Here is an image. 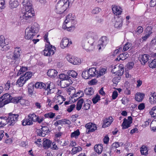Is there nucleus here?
I'll return each mask as SVG.
<instances>
[{"mask_svg":"<svg viewBox=\"0 0 156 156\" xmlns=\"http://www.w3.org/2000/svg\"><path fill=\"white\" fill-rule=\"evenodd\" d=\"M96 37V34L94 32H88L86 33L82 41V46L83 48L87 51L92 50L94 48V39Z\"/></svg>","mask_w":156,"mask_h":156,"instance_id":"1","label":"nucleus"},{"mask_svg":"<svg viewBox=\"0 0 156 156\" xmlns=\"http://www.w3.org/2000/svg\"><path fill=\"white\" fill-rule=\"evenodd\" d=\"M67 0H61L59 1L56 6L55 12L58 14H62L63 13L68 7Z\"/></svg>","mask_w":156,"mask_h":156,"instance_id":"2","label":"nucleus"},{"mask_svg":"<svg viewBox=\"0 0 156 156\" xmlns=\"http://www.w3.org/2000/svg\"><path fill=\"white\" fill-rule=\"evenodd\" d=\"M77 23V21L65 20L62 25V28L69 31H73L74 29L75 26Z\"/></svg>","mask_w":156,"mask_h":156,"instance_id":"3","label":"nucleus"},{"mask_svg":"<svg viewBox=\"0 0 156 156\" xmlns=\"http://www.w3.org/2000/svg\"><path fill=\"white\" fill-rule=\"evenodd\" d=\"M32 9H29V10L27 8H26L23 11L22 9V12L24 14L23 16V19L27 20H29L34 16V13Z\"/></svg>","mask_w":156,"mask_h":156,"instance_id":"4","label":"nucleus"},{"mask_svg":"<svg viewBox=\"0 0 156 156\" xmlns=\"http://www.w3.org/2000/svg\"><path fill=\"white\" fill-rule=\"evenodd\" d=\"M32 76V73L30 72L26 73L24 74H22L20 73V87L22 86L26 81L30 79Z\"/></svg>","mask_w":156,"mask_h":156,"instance_id":"5","label":"nucleus"},{"mask_svg":"<svg viewBox=\"0 0 156 156\" xmlns=\"http://www.w3.org/2000/svg\"><path fill=\"white\" fill-rule=\"evenodd\" d=\"M55 47L50 44H48L44 51V54L45 56H50L53 55L55 53Z\"/></svg>","mask_w":156,"mask_h":156,"instance_id":"6","label":"nucleus"},{"mask_svg":"<svg viewBox=\"0 0 156 156\" xmlns=\"http://www.w3.org/2000/svg\"><path fill=\"white\" fill-rule=\"evenodd\" d=\"M5 40L4 36L1 35L0 36V49L2 51H5L9 49L7 46L8 42L5 41Z\"/></svg>","mask_w":156,"mask_h":156,"instance_id":"7","label":"nucleus"},{"mask_svg":"<svg viewBox=\"0 0 156 156\" xmlns=\"http://www.w3.org/2000/svg\"><path fill=\"white\" fill-rule=\"evenodd\" d=\"M10 95L5 94L0 98V108L3 107L5 105L9 103Z\"/></svg>","mask_w":156,"mask_h":156,"instance_id":"8","label":"nucleus"},{"mask_svg":"<svg viewBox=\"0 0 156 156\" xmlns=\"http://www.w3.org/2000/svg\"><path fill=\"white\" fill-rule=\"evenodd\" d=\"M19 115L18 114H10L7 118L8 123L10 126L13 125L17 121Z\"/></svg>","mask_w":156,"mask_h":156,"instance_id":"9","label":"nucleus"},{"mask_svg":"<svg viewBox=\"0 0 156 156\" xmlns=\"http://www.w3.org/2000/svg\"><path fill=\"white\" fill-rule=\"evenodd\" d=\"M85 127L87 129L86 133L87 134L90 132H93L97 129V127L95 124L89 122L86 124Z\"/></svg>","mask_w":156,"mask_h":156,"instance_id":"10","label":"nucleus"},{"mask_svg":"<svg viewBox=\"0 0 156 156\" xmlns=\"http://www.w3.org/2000/svg\"><path fill=\"white\" fill-rule=\"evenodd\" d=\"M66 59L69 62L75 65L79 64L81 63V60L79 58L74 56H68Z\"/></svg>","mask_w":156,"mask_h":156,"instance_id":"11","label":"nucleus"},{"mask_svg":"<svg viewBox=\"0 0 156 156\" xmlns=\"http://www.w3.org/2000/svg\"><path fill=\"white\" fill-rule=\"evenodd\" d=\"M132 118L131 116H129L128 119L125 118L122 124V129H125L129 127L130 124L132 123Z\"/></svg>","mask_w":156,"mask_h":156,"instance_id":"12","label":"nucleus"},{"mask_svg":"<svg viewBox=\"0 0 156 156\" xmlns=\"http://www.w3.org/2000/svg\"><path fill=\"white\" fill-rule=\"evenodd\" d=\"M36 35V34L35 33L30 30L29 29L27 28L26 29L24 36L26 39L27 40L31 39Z\"/></svg>","mask_w":156,"mask_h":156,"instance_id":"13","label":"nucleus"},{"mask_svg":"<svg viewBox=\"0 0 156 156\" xmlns=\"http://www.w3.org/2000/svg\"><path fill=\"white\" fill-rule=\"evenodd\" d=\"M99 44L98 46L99 50L101 49V47H104L108 43L107 37L105 36L102 37L99 41Z\"/></svg>","mask_w":156,"mask_h":156,"instance_id":"14","label":"nucleus"},{"mask_svg":"<svg viewBox=\"0 0 156 156\" xmlns=\"http://www.w3.org/2000/svg\"><path fill=\"white\" fill-rule=\"evenodd\" d=\"M72 44V41H69L68 39L64 38L61 41L60 43L61 47L63 49L69 46Z\"/></svg>","mask_w":156,"mask_h":156,"instance_id":"15","label":"nucleus"},{"mask_svg":"<svg viewBox=\"0 0 156 156\" xmlns=\"http://www.w3.org/2000/svg\"><path fill=\"white\" fill-rule=\"evenodd\" d=\"M149 57L150 56L148 55L143 54L140 55L139 59L141 64L144 65L148 60Z\"/></svg>","mask_w":156,"mask_h":156,"instance_id":"16","label":"nucleus"},{"mask_svg":"<svg viewBox=\"0 0 156 156\" xmlns=\"http://www.w3.org/2000/svg\"><path fill=\"white\" fill-rule=\"evenodd\" d=\"M27 28L33 31L36 34L39 31V25L36 23H34V24L31 25V26Z\"/></svg>","mask_w":156,"mask_h":156,"instance_id":"17","label":"nucleus"},{"mask_svg":"<svg viewBox=\"0 0 156 156\" xmlns=\"http://www.w3.org/2000/svg\"><path fill=\"white\" fill-rule=\"evenodd\" d=\"M22 4L24 6L23 9V11L24 9H26V8H27L29 10V9H32V4L30 2V0H23Z\"/></svg>","mask_w":156,"mask_h":156,"instance_id":"18","label":"nucleus"},{"mask_svg":"<svg viewBox=\"0 0 156 156\" xmlns=\"http://www.w3.org/2000/svg\"><path fill=\"white\" fill-rule=\"evenodd\" d=\"M113 121L112 117L110 116L108 118H106L104 120L102 127L105 128L110 125Z\"/></svg>","mask_w":156,"mask_h":156,"instance_id":"19","label":"nucleus"},{"mask_svg":"<svg viewBox=\"0 0 156 156\" xmlns=\"http://www.w3.org/2000/svg\"><path fill=\"white\" fill-rule=\"evenodd\" d=\"M112 9L113 13L116 15H119L122 12V9L116 5H112Z\"/></svg>","mask_w":156,"mask_h":156,"instance_id":"20","label":"nucleus"},{"mask_svg":"<svg viewBox=\"0 0 156 156\" xmlns=\"http://www.w3.org/2000/svg\"><path fill=\"white\" fill-rule=\"evenodd\" d=\"M123 20L122 18H118L116 20L114 25L115 28L117 29H120L122 26Z\"/></svg>","mask_w":156,"mask_h":156,"instance_id":"21","label":"nucleus"},{"mask_svg":"<svg viewBox=\"0 0 156 156\" xmlns=\"http://www.w3.org/2000/svg\"><path fill=\"white\" fill-rule=\"evenodd\" d=\"M151 96L149 98V101L151 104H155L156 103V93H151Z\"/></svg>","mask_w":156,"mask_h":156,"instance_id":"22","label":"nucleus"},{"mask_svg":"<svg viewBox=\"0 0 156 156\" xmlns=\"http://www.w3.org/2000/svg\"><path fill=\"white\" fill-rule=\"evenodd\" d=\"M18 0H10L9 2V7L11 9L16 8L19 5Z\"/></svg>","mask_w":156,"mask_h":156,"instance_id":"23","label":"nucleus"},{"mask_svg":"<svg viewBox=\"0 0 156 156\" xmlns=\"http://www.w3.org/2000/svg\"><path fill=\"white\" fill-rule=\"evenodd\" d=\"M103 149V145L101 144L96 145L94 147L95 151L99 154H101Z\"/></svg>","mask_w":156,"mask_h":156,"instance_id":"24","label":"nucleus"},{"mask_svg":"<svg viewBox=\"0 0 156 156\" xmlns=\"http://www.w3.org/2000/svg\"><path fill=\"white\" fill-rule=\"evenodd\" d=\"M28 116L27 118H25L22 121V125L23 126H26L32 125L33 124V121Z\"/></svg>","mask_w":156,"mask_h":156,"instance_id":"25","label":"nucleus"},{"mask_svg":"<svg viewBox=\"0 0 156 156\" xmlns=\"http://www.w3.org/2000/svg\"><path fill=\"white\" fill-rule=\"evenodd\" d=\"M43 142V146L45 149H48L51 147V142L48 139H44Z\"/></svg>","mask_w":156,"mask_h":156,"instance_id":"26","label":"nucleus"},{"mask_svg":"<svg viewBox=\"0 0 156 156\" xmlns=\"http://www.w3.org/2000/svg\"><path fill=\"white\" fill-rule=\"evenodd\" d=\"M47 84L42 82H37L35 84V87L37 88L43 89L46 90Z\"/></svg>","mask_w":156,"mask_h":156,"instance_id":"27","label":"nucleus"},{"mask_svg":"<svg viewBox=\"0 0 156 156\" xmlns=\"http://www.w3.org/2000/svg\"><path fill=\"white\" fill-rule=\"evenodd\" d=\"M7 119L6 117H0V128L4 127L8 123Z\"/></svg>","mask_w":156,"mask_h":156,"instance_id":"28","label":"nucleus"},{"mask_svg":"<svg viewBox=\"0 0 156 156\" xmlns=\"http://www.w3.org/2000/svg\"><path fill=\"white\" fill-rule=\"evenodd\" d=\"M144 97V94L140 92L137 93L135 96V99L138 102L141 101Z\"/></svg>","mask_w":156,"mask_h":156,"instance_id":"29","label":"nucleus"},{"mask_svg":"<svg viewBox=\"0 0 156 156\" xmlns=\"http://www.w3.org/2000/svg\"><path fill=\"white\" fill-rule=\"evenodd\" d=\"M58 72L55 69L49 70L47 72L48 75L51 77H55L57 74Z\"/></svg>","mask_w":156,"mask_h":156,"instance_id":"30","label":"nucleus"},{"mask_svg":"<svg viewBox=\"0 0 156 156\" xmlns=\"http://www.w3.org/2000/svg\"><path fill=\"white\" fill-rule=\"evenodd\" d=\"M20 56V49L19 48L16 47L15 48L14 53L13 54V56L10 58L12 59H16L17 58Z\"/></svg>","mask_w":156,"mask_h":156,"instance_id":"31","label":"nucleus"},{"mask_svg":"<svg viewBox=\"0 0 156 156\" xmlns=\"http://www.w3.org/2000/svg\"><path fill=\"white\" fill-rule=\"evenodd\" d=\"M84 91L85 94L89 96L92 95L94 92V89L91 87L86 88Z\"/></svg>","mask_w":156,"mask_h":156,"instance_id":"32","label":"nucleus"},{"mask_svg":"<svg viewBox=\"0 0 156 156\" xmlns=\"http://www.w3.org/2000/svg\"><path fill=\"white\" fill-rule=\"evenodd\" d=\"M65 20L76 21V17L74 14L69 13L66 16Z\"/></svg>","mask_w":156,"mask_h":156,"instance_id":"33","label":"nucleus"},{"mask_svg":"<svg viewBox=\"0 0 156 156\" xmlns=\"http://www.w3.org/2000/svg\"><path fill=\"white\" fill-rule=\"evenodd\" d=\"M34 85L33 83H29L28 86V90L29 94L32 95L33 94V92L34 90Z\"/></svg>","mask_w":156,"mask_h":156,"instance_id":"34","label":"nucleus"},{"mask_svg":"<svg viewBox=\"0 0 156 156\" xmlns=\"http://www.w3.org/2000/svg\"><path fill=\"white\" fill-rule=\"evenodd\" d=\"M87 71L90 78L94 77L96 75V69L95 68H90Z\"/></svg>","mask_w":156,"mask_h":156,"instance_id":"35","label":"nucleus"},{"mask_svg":"<svg viewBox=\"0 0 156 156\" xmlns=\"http://www.w3.org/2000/svg\"><path fill=\"white\" fill-rule=\"evenodd\" d=\"M119 68H118L117 71V74L118 76H120L122 75L124 72V69L123 68V65L122 64H120L118 66Z\"/></svg>","mask_w":156,"mask_h":156,"instance_id":"36","label":"nucleus"},{"mask_svg":"<svg viewBox=\"0 0 156 156\" xmlns=\"http://www.w3.org/2000/svg\"><path fill=\"white\" fill-rule=\"evenodd\" d=\"M50 84V83H49L48 82L46 83L47 86H46V90L48 89V91L47 94L53 93L55 92V88H51Z\"/></svg>","mask_w":156,"mask_h":156,"instance_id":"37","label":"nucleus"},{"mask_svg":"<svg viewBox=\"0 0 156 156\" xmlns=\"http://www.w3.org/2000/svg\"><path fill=\"white\" fill-rule=\"evenodd\" d=\"M84 102V100L83 99L81 98L78 101L76 106V110L79 111L81 108L82 104Z\"/></svg>","mask_w":156,"mask_h":156,"instance_id":"38","label":"nucleus"},{"mask_svg":"<svg viewBox=\"0 0 156 156\" xmlns=\"http://www.w3.org/2000/svg\"><path fill=\"white\" fill-rule=\"evenodd\" d=\"M141 154L144 155H147L148 154L147 147L145 146H143L140 148Z\"/></svg>","mask_w":156,"mask_h":156,"instance_id":"39","label":"nucleus"},{"mask_svg":"<svg viewBox=\"0 0 156 156\" xmlns=\"http://www.w3.org/2000/svg\"><path fill=\"white\" fill-rule=\"evenodd\" d=\"M9 99H10L9 102H11L16 104L18 103L20 100V99H19V98L18 97L12 98L10 95Z\"/></svg>","mask_w":156,"mask_h":156,"instance_id":"40","label":"nucleus"},{"mask_svg":"<svg viewBox=\"0 0 156 156\" xmlns=\"http://www.w3.org/2000/svg\"><path fill=\"white\" fill-rule=\"evenodd\" d=\"M129 56V55L127 52H125L123 53L120 54L119 56V60H123L127 58Z\"/></svg>","mask_w":156,"mask_h":156,"instance_id":"41","label":"nucleus"},{"mask_svg":"<svg viewBox=\"0 0 156 156\" xmlns=\"http://www.w3.org/2000/svg\"><path fill=\"white\" fill-rule=\"evenodd\" d=\"M80 133L79 130L77 129L71 133V138L75 137L76 138H77L80 135Z\"/></svg>","mask_w":156,"mask_h":156,"instance_id":"42","label":"nucleus"},{"mask_svg":"<svg viewBox=\"0 0 156 156\" xmlns=\"http://www.w3.org/2000/svg\"><path fill=\"white\" fill-rule=\"evenodd\" d=\"M67 74L74 78H76L77 75V73L74 70H69L67 72Z\"/></svg>","mask_w":156,"mask_h":156,"instance_id":"43","label":"nucleus"},{"mask_svg":"<svg viewBox=\"0 0 156 156\" xmlns=\"http://www.w3.org/2000/svg\"><path fill=\"white\" fill-rule=\"evenodd\" d=\"M82 77L85 79L90 78L87 71L84 70L82 73Z\"/></svg>","mask_w":156,"mask_h":156,"instance_id":"44","label":"nucleus"},{"mask_svg":"<svg viewBox=\"0 0 156 156\" xmlns=\"http://www.w3.org/2000/svg\"><path fill=\"white\" fill-rule=\"evenodd\" d=\"M59 78L60 79L62 80H70V77L68 75L64 74H61L59 75Z\"/></svg>","mask_w":156,"mask_h":156,"instance_id":"45","label":"nucleus"},{"mask_svg":"<svg viewBox=\"0 0 156 156\" xmlns=\"http://www.w3.org/2000/svg\"><path fill=\"white\" fill-rule=\"evenodd\" d=\"M149 113L152 117L156 116V106L152 108L151 111Z\"/></svg>","mask_w":156,"mask_h":156,"instance_id":"46","label":"nucleus"},{"mask_svg":"<svg viewBox=\"0 0 156 156\" xmlns=\"http://www.w3.org/2000/svg\"><path fill=\"white\" fill-rule=\"evenodd\" d=\"M151 128L154 131H156V120H153L150 124Z\"/></svg>","mask_w":156,"mask_h":156,"instance_id":"47","label":"nucleus"},{"mask_svg":"<svg viewBox=\"0 0 156 156\" xmlns=\"http://www.w3.org/2000/svg\"><path fill=\"white\" fill-rule=\"evenodd\" d=\"M151 33L152 32L151 31H149L148 33H147L144 36L142 37L141 39V40L142 41H145L149 37Z\"/></svg>","mask_w":156,"mask_h":156,"instance_id":"48","label":"nucleus"},{"mask_svg":"<svg viewBox=\"0 0 156 156\" xmlns=\"http://www.w3.org/2000/svg\"><path fill=\"white\" fill-rule=\"evenodd\" d=\"M107 72V69L105 68H102L100 69L98 72H97L98 73V76H101L104 75Z\"/></svg>","mask_w":156,"mask_h":156,"instance_id":"49","label":"nucleus"},{"mask_svg":"<svg viewBox=\"0 0 156 156\" xmlns=\"http://www.w3.org/2000/svg\"><path fill=\"white\" fill-rule=\"evenodd\" d=\"M100 96L98 95H97L92 98V101L93 103L94 104L96 103L99 101L100 100Z\"/></svg>","mask_w":156,"mask_h":156,"instance_id":"50","label":"nucleus"},{"mask_svg":"<svg viewBox=\"0 0 156 156\" xmlns=\"http://www.w3.org/2000/svg\"><path fill=\"white\" fill-rule=\"evenodd\" d=\"M5 0H0V12L2 11V9L5 8Z\"/></svg>","mask_w":156,"mask_h":156,"instance_id":"51","label":"nucleus"},{"mask_svg":"<svg viewBox=\"0 0 156 156\" xmlns=\"http://www.w3.org/2000/svg\"><path fill=\"white\" fill-rule=\"evenodd\" d=\"M132 46V44L131 43L127 42V43L124 46L123 50L124 51H125L128 50L129 48Z\"/></svg>","mask_w":156,"mask_h":156,"instance_id":"52","label":"nucleus"},{"mask_svg":"<svg viewBox=\"0 0 156 156\" xmlns=\"http://www.w3.org/2000/svg\"><path fill=\"white\" fill-rule=\"evenodd\" d=\"M44 116L46 118H52L55 116V114L52 112H49L45 114Z\"/></svg>","mask_w":156,"mask_h":156,"instance_id":"53","label":"nucleus"},{"mask_svg":"<svg viewBox=\"0 0 156 156\" xmlns=\"http://www.w3.org/2000/svg\"><path fill=\"white\" fill-rule=\"evenodd\" d=\"M76 106L74 104H72L68 107L67 111L69 112H72L75 108Z\"/></svg>","mask_w":156,"mask_h":156,"instance_id":"54","label":"nucleus"},{"mask_svg":"<svg viewBox=\"0 0 156 156\" xmlns=\"http://www.w3.org/2000/svg\"><path fill=\"white\" fill-rule=\"evenodd\" d=\"M156 66V59H154L152 60V62L149 64V66L150 68H154Z\"/></svg>","mask_w":156,"mask_h":156,"instance_id":"55","label":"nucleus"},{"mask_svg":"<svg viewBox=\"0 0 156 156\" xmlns=\"http://www.w3.org/2000/svg\"><path fill=\"white\" fill-rule=\"evenodd\" d=\"M150 46L152 48H154L156 49V39L152 40L150 43Z\"/></svg>","mask_w":156,"mask_h":156,"instance_id":"56","label":"nucleus"},{"mask_svg":"<svg viewBox=\"0 0 156 156\" xmlns=\"http://www.w3.org/2000/svg\"><path fill=\"white\" fill-rule=\"evenodd\" d=\"M106 152L103 154L102 156H111V151L109 148H107Z\"/></svg>","mask_w":156,"mask_h":156,"instance_id":"57","label":"nucleus"},{"mask_svg":"<svg viewBox=\"0 0 156 156\" xmlns=\"http://www.w3.org/2000/svg\"><path fill=\"white\" fill-rule=\"evenodd\" d=\"M20 104L22 105H28V103L27 100L20 98Z\"/></svg>","mask_w":156,"mask_h":156,"instance_id":"58","label":"nucleus"},{"mask_svg":"<svg viewBox=\"0 0 156 156\" xmlns=\"http://www.w3.org/2000/svg\"><path fill=\"white\" fill-rule=\"evenodd\" d=\"M101 11V9L100 8L96 7L92 10V13L93 14H97L99 13Z\"/></svg>","mask_w":156,"mask_h":156,"instance_id":"59","label":"nucleus"},{"mask_svg":"<svg viewBox=\"0 0 156 156\" xmlns=\"http://www.w3.org/2000/svg\"><path fill=\"white\" fill-rule=\"evenodd\" d=\"M83 94V92L81 91H79L77 92L76 94H74L73 97H78L80 98L82 97V94Z\"/></svg>","mask_w":156,"mask_h":156,"instance_id":"60","label":"nucleus"},{"mask_svg":"<svg viewBox=\"0 0 156 156\" xmlns=\"http://www.w3.org/2000/svg\"><path fill=\"white\" fill-rule=\"evenodd\" d=\"M113 68L112 70V72L113 73H116L117 74V71L118 70V68H119L118 66L117 65H115L113 67Z\"/></svg>","mask_w":156,"mask_h":156,"instance_id":"61","label":"nucleus"},{"mask_svg":"<svg viewBox=\"0 0 156 156\" xmlns=\"http://www.w3.org/2000/svg\"><path fill=\"white\" fill-rule=\"evenodd\" d=\"M134 65V63L133 62H129L127 64V68L129 70L132 69L133 68V66Z\"/></svg>","mask_w":156,"mask_h":156,"instance_id":"62","label":"nucleus"},{"mask_svg":"<svg viewBox=\"0 0 156 156\" xmlns=\"http://www.w3.org/2000/svg\"><path fill=\"white\" fill-rule=\"evenodd\" d=\"M118 95V94L116 90L114 91L112 93V98L114 100L117 97Z\"/></svg>","mask_w":156,"mask_h":156,"instance_id":"63","label":"nucleus"},{"mask_svg":"<svg viewBox=\"0 0 156 156\" xmlns=\"http://www.w3.org/2000/svg\"><path fill=\"white\" fill-rule=\"evenodd\" d=\"M150 5L152 7L156 6V0H151L150 2Z\"/></svg>","mask_w":156,"mask_h":156,"instance_id":"64","label":"nucleus"}]
</instances>
